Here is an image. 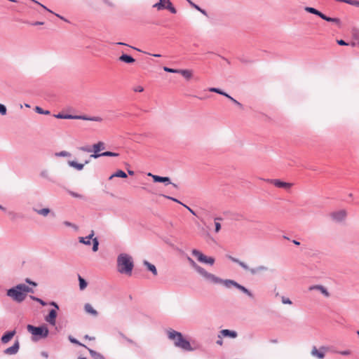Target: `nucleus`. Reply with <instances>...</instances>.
Masks as SVG:
<instances>
[{
	"mask_svg": "<svg viewBox=\"0 0 359 359\" xmlns=\"http://www.w3.org/2000/svg\"><path fill=\"white\" fill-rule=\"evenodd\" d=\"M27 330L34 336H39L41 338H46L48 337L49 331L45 326L35 327L32 325H28Z\"/></svg>",
	"mask_w": 359,
	"mask_h": 359,
	"instance_id": "0eeeda50",
	"label": "nucleus"
},
{
	"mask_svg": "<svg viewBox=\"0 0 359 359\" xmlns=\"http://www.w3.org/2000/svg\"><path fill=\"white\" fill-rule=\"evenodd\" d=\"M54 116L56 118H61V119H79V115L64 114L62 113L55 114Z\"/></svg>",
	"mask_w": 359,
	"mask_h": 359,
	"instance_id": "4be33fe9",
	"label": "nucleus"
},
{
	"mask_svg": "<svg viewBox=\"0 0 359 359\" xmlns=\"http://www.w3.org/2000/svg\"><path fill=\"white\" fill-rule=\"evenodd\" d=\"M33 293L32 288L25 284H18L7 290V295L17 302H22L27 293Z\"/></svg>",
	"mask_w": 359,
	"mask_h": 359,
	"instance_id": "f03ea898",
	"label": "nucleus"
},
{
	"mask_svg": "<svg viewBox=\"0 0 359 359\" xmlns=\"http://www.w3.org/2000/svg\"><path fill=\"white\" fill-rule=\"evenodd\" d=\"M84 309L86 313H90L93 316H96L97 315V311L95 310L90 304H86L84 306Z\"/></svg>",
	"mask_w": 359,
	"mask_h": 359,
	"instance_id": "7c9ffc66",
	"label": "nucleus"
},
{
	"mask_svg": "<svg viewBox=\"0 0 359 359\" xmlns=\"http://www.w3.org/2000/svg\"><path fill=\"white\" fill-rule=\"evenodd\" d=\"M99 242L97 238H93V251L97 252L98 250Z\"/></svg>",
	"mask_w": 359,
	"mask_h": 359,
	"instance_id": "4c0bfd02",
	"label": "nucleus"
},
{
	"mask_svg": "<svg viewBox=\"0 0 359 359\" xmlns=\"http://www.w3.org/2000/svg\"><path fill=\"white\" fill-rule=\"evenodd\" d=\"M192 215H196V212L187 205L182 204Z\"/></svg>",
	"mask_w": 359,
	"mask_h": 359,
	"instance_id": "4d7b16f0",
	"label": "nucleus"
},
{
	"mask_svg": "<svg viewBox=\"0 0 359 359\" xmlns=\"http://www.w3.org/2000/svg\"><path fill=\"white\" fill-rule=\"evenodd\" d=\"M281 301L283 304H292L291 300L287 297H282Z\"/></svg>",
	"mask_w": 359,
	"mask_h": 359,
	"instance_id": "c03bdc74",
	"label": "nucleus"
},
{
	"mask_svg": "<svg viewBox=\"0 0 359 359\" xmlns=\"http://www.w3.org/2000/svg\"><path fill=\"white\" fill-rule=\"evenodd\" d=\"M163 196H164V197H165V198H168V199H170V200H172V201H175V202L179 203L182 204V205L183 204V203H182L181 202H180L177 199L174 198H172V197L167 196H164V195H163Z\"/></svg>",
	"mask_w": 359,
	"mask_h": 359,
	"instance_id": "5fc2aeb1",
	"label": "nucleus"
},
{
	"mask_svg": "<svg viewBox=\"0 0 359 359\" xmlns=\"http://www.w3.org/2000/svg\"><path fill=\"white\" fill-rule=\"evenodd\" d=\"M8 215L12 217V219H15V218L16 214L15 212H9Z\"/></svg>",
	"mask_w": 359,
	"mask_h": 359,
	"instance_id": "69168bd1",
	"label": "nucleus"
},
{
	"mask_svg": "<svg viewBox=\"0 0 359 359\" xmlns=\"http://www.w3.org/2000/svg\"><path fill=\"white\" fill-rule=\"evenodd\" d=\"M79 120L101 122V121H102V118H101L100 116H87L79 115Z\"/></svg>",
	"mask_w": 359,
	"mask_h": 359,
	"instance_id": "b1692460",
	"label": "nucleus"
},
{
	"mask_svg": "<svg viewBox=\"0 0 359 359\" xmlns=\"http://www.w3.org/2000/svg\"><path fill=\"white\" fill-rule=\"evenodd\" d=\"M81 149L83 151H86V152H91L92 151V149L88 147H81Z\"/></svg>",
	"mask_w": 359,
	"mask_h": 359,
	"instance_id": "13d9d810",
	"label": "nucleus"
},
{
	"mask_svg": "<svg viewBox=\"0 0 359 359\" xmlns=\"http://www.w3.org/2000/svg\"><path fill=\"white\" fill-rule=\"evenodd\" d=\"M230 100H231L233 103H235L238 107H242V104L236 100L234 98L230 97Z\"/></svg>",
	"mask_w": 359,
	"mask_h": 359,
	"instance_id": "864d4df0",
	"label": "nucleus"
},
{
	"mask_svg": "<svg viewBox=\"0 0 359 359\" xmlns=\"http://www.w3.org/2000/svg\"><path fill=\"white\" fill-rule=\"evenodd\" d=\"M69 340L74 344H77V345H79V346H83L81 343H80L77 339H76L75 338L72 337V336H69Z\"/></svg>",
	"mask_w": 359,
	"mask_h": 359,
	"instance_id": "37998d69",
	"label": "nucleus"
},
{
	"mask_svg": "<svg viewBox=\"0 0 359 359\" xmlns=\"http://www.w3.org/2000/svg\"><path fill=\"white\" fill-rule=\"evenodd\" d=\"M121 336H122V337H123V338L126 341H128L129 344H133V345H135V346H136V345H137V344H136V343H135L133 340H132V339H130L128 338V337H126L124 334H121Z\"/></svg>",
	"mask_w": 359,
	"mask_h": 359,
	"instance_id": "de8ad7c7",
	"label": "nucleus"
},
{
	"mask_svg": "<svg viewBox=\"0 0 359 359\" xmlns=\"http://www.w3.org/2000/svg\"><path fill=\"white\" fill-rule=\"evenodd\" d=\"M348 216L347 210L345 209H340L330 212V217L331 219L336 223H344Z\"/></svg>",
	"mask_w": 359,
	"mask_h": 359,
	"instance_id": "1a4fd4ad",
	"label": "nucleus"
},
{
	"mask_svg": "<svg viewBox=\"0 0 359 359\" xmlns=\"http://www.w3.org/2000/svg\"><path fill=\"white\" fill-rule=\"evenodd\" d=\"M63 224L65 225L66 226H69V227L73 228L75 231L78 230V226L76 224H74L73 223H71L69 222L65 221L63 222Z\"/></svg>",
	"mask_w": 359,
	"mask_h": 359,
	"instance_id": "a19ab883",
	"label": "nucleus"
},
{
	"mask_svg": "<svg viewBox=\"0 0 359 359\" xmlns=\"http://www.w3.org/2000/svg\"><path fill=\"white\" fill-rule=\"evenodd\" d=\"M229 258L232 262L237 263L245 271H248L251 275H256L260 272H265L267 271L269 269L267 266H265L264 265L259 266L256 268H250L249 266L246 264L245 262L235 257H230Z\"/></svg>",
	"mask_w": 359,
	"mask_h": 359,
	"instance_id": "20e7f679",
	"label": "nucleus"
},
{
	"mask_svg": "<svg viewBox=\"0 0 359 359\" xmlns=\"http://www.w3.org/2000/svg\"><path fill=\"white\" fill-rule=\"evenodd\" d=\"M209 90L210 92H213V93H218V94H220V95H225V92L221 90L219 88H210L209 89Z\"/></svg>",
	"mask_w": 359,
	"mask_h": 359,
	"instance_id": "79ce46f5",
	"label": "nucleus"
},
{
	"mask_svg": "<svg viewBox=\"0 0 359 359\" xmlns=\"http://www.w3.org/2000/svg\"><path fill=\"white\" fill-rule=\"evenodd\" d=\"M292 242L296 245H300V243L299 241H296V240H294Z\"/></svg>",
	"mask_w": 359,
	"mask_h": 359,
	"instance_id": "338daca9",
	"label": "nucleus"
},
{
	"mask_svg": "<svg viewBox=\"0 0 359 359\" xmlns=\"http://www.w3.org/2000/svg\"><path fill=\"white\" fill-rule=\"evenodd\" d=\"M219 337H231L236 338L237 337V332L236 331L229 330H222L219 332Z\"/></svg>",
	"mask_w": 359,
	"mask_h": 359,
	"instance_id": "a211bd4d",
	"label": "nucleus"
},
{
	"mask_svg": "<svg viewBox=\"0 0 359 359\" xmlns=\"http://www.w3.org/2000/svg\"><path fill=\"white\" fill-rule=\"evenodd\" d=\"M19 348H20V343L18 341H16L13 346H11V347H8L7 348H6L4 351V353L6 354V355H15L16 354L18 351H19Z\"/></svg>",
	"mask_w": 359,
	"mask_h": 359,
	"instance_id": "2eb2a0df",
	"label": "nucleus"
},
{
	"mask_svg": "<svg viewBox=\"0 0 359 359\" xmlns=\"http://www.w3.org/2000/svg\"><path fill=\"white\" fill-rule=\"evenodd\" d=\"M134 267L133 258L130 255L121 253L117 257V271L118 273L131 276Z\"/></svg>",
	"mask_w": 359,
	"mask_h": 359,
	"instance_id": "f257e3e1",
	"label": "nucleus"
},
{
	"mask_svg": "<svg viewBox=\"0 0 359 359\" xmlns=\"http://www.w3.org/2000/svg\"><path fill=\"white\" fill-rule=\"evenodd\" d=\"M182 74L185 79H190L192 77V71L189 69H178V73Z\"/></svg>",
	"mask_w": 359,
	"mask_h": 359,
	"instance_id": "bb28decb",
	"label": "nucleus"
},
{
	"mask_svg": "<svg viewBox=\"0 0 359 359\" xmlns=\"http://www.w3.org/2000/svg\"><path fill=\"white\" fill-rule=\"evenodd\" d=\"M304 10L308 13H312V14L319 16L320 18H321L322 19H323L327 22H334V23L337 24L338 25H339L341 23L340 19L337 18L327 17L325 15H324L323 13H321L320 11H318L317 9H316L314 8L306 6L304 8Z\"/></svg>",
	"mask_w": 359,
	"mask_h": 359,
	"instance_id": "6e6552de",
	"label": "nucleus"
},
{
	"mask_svg": "<svg viewBox=\"0 0 359 359\" xmlns=\"http://www.w3.org/2000/svg\"><path fill=\"white\" fill-rule=\"evenodd\" d=\"M148 176H151L155 182H163L167 184H172L173 187H177L175 184H173L170 182V179L168 177H161L158 175H152L151 173H148Z\"/></svg>",
	"mask_w": 359,
	"mask_h": 359,
	"instance_id": "4468645a",
	"label": "nucleus"
},
{
	"mask_svg": "<svg viewBox=\"0 0 359 359\" xmlns=\"http://www.w3.org/2000/svg\"><path fill=\"white\" fill-rule=\"evenodd\" d=\"M236 288L241 290L242 292L248 295L249 297L253 298V294L248 289L240 285L239 283H238V285L236 286Z\"/></svg>",
	"mask_w": 359,
	"mask_h": 359,
	"instance_id": "c85d7f7f",
	"label": "nucleus"
},
{
	"mask_svg": "<svg viewBox=\"0 0 359 359\" xmlns=\"http://www.w3.org/2000/svg\"><path fill=\"white\" fill-rule=\"evenodd\" d=\"M56 317L57 312L55 309H52L50 311L48 315L45 318L46 322H48L51 325H55L56 323Z\"/></svg>",
	"mask_w": 359,
	"mask_h": 359,
	"instance_id": "dca6fc26",
	"label": "nucleus"
},
{
	"mask_svg": "<svg viewBox=\"0 0 359 359\" xmlns=\"http://www.w3.org/2000/svg\"><path fill=\"white\" fill-rule=\"evenodd\" d=\"M309 290H318L327 297H328L330 296V293L328 292L327 290L322 285H313V286L310 287Z\"/></svg>",
	"mask_w": 359,
	"mask_h": 359,
	"instance_id": "5701e85b",
	"label": "nucleus"
},
{
	"mask_svg": "<svg viewBox=\"0 0 359 359\" xmlns=\"http://www.w3.org/2000/svg\"><path fill=\"white\" fill-rule=\"evenodd\" d=\"M33 210L35 212H36L37 214L42 215L43 217H46L50 212V210L48 208L40 209V210L33 208Z\"/></svg>",
	"mask_w": 359,
	"mask_h": 359,
	"instance_id": "2f4dec72",
	"label": "nucleus"
},
{
	"mask_svg": "<svg viewBox=\"0 0 359 359\" xmlns=\"http://www.w3.org/2000/svg\"><path fill=\"white\" fill-rule=\"evenodd\" d=\"M55 155L56 156H60V157H67V156H69L70 154L68 151H62L55 153Z\"/></svg>",
	"mask_w": 359,
	"mask_h": 359,
	"instance_id": "58836bf2",
	"label": "nucleus"
},
{
	"mask_svg": "<svg viewBox=\"0 0 359 359\" xmlns=\"http://www.w3.org/2000/svg\"><path fill=\"white\" fill-rule=\"evenodd\" d=\"M50 305L53 306L55 308V310L59 309L58 305L55 302H51Z\"/></svg>",
	"mask_w": 359,
	"mask_h": 359,
	"instance_id": "680f3d73",
	"label": "nucleus"
},
{
	"mask_svg": "<svg viewBox=\"0 0 359 359\" xmlns=\"http://www.w3.org/2000/svg\"><path fill=\"white\" fill-rule=\"evenodd\" d=\"M93 236H94V231H92L91 233L89 234L88 236L79 237V243H83L84 245H90L91 244L90 240L93 239Z\"/></svg>",
	"mask_w": 359,
	"mask_h": 359,
	"instance_id": "aec40b11",
	"label": "nucleus"
},
{
	"mask_svg": "<svg viewBox=\"0 0 359 359\" xmlns=\"http://www.w3.org/2000/svg\"><path fill=\"white\" fill-rule=\"evenodd\" d=\"M69 194H70L72 196H74V197H75V198H81V196L80 194H78L74 193V192H72V191H69Z\"/></svg>",
	"mask_w": 359,
	"mask_h": 359,
	"instance_id": "bf43d9fd",
	"label": "nucleus"
},
{
	"mask_svg": "<svg viewBox=\"0 0 359 359\" xmlns=\"http://www.w3.org/2000/svg\"><path fill=\"white\" fill-rule=\"evenodd\" d=\"M15 334V330L6 332L1 337V342L3 344H7L8 342H9L12 339V338L14 337Z\"/></svg>",
	"mask_w": 359,
	"mask_h": 359,
	"instance_id": "6ab92c4d",
	"label": "nucleus"
},
{
	"mask_svg": "<svg viewBox=\"0 0 359 359\" xmlns=\"http://www.w3.org/2000/svg\"><path fill=\"white\" fill-rule=\"evenodd\" d=\"M144 265L146 266L147 269L150 271L154 276L157 275V269L154 264L149 263L147 261H144Z\"/></svg>",
	"mask_w": 359,
	"mask_h": 359,
	"instance_id": "cd10ccee",
	"label": "nucleus"
},
{
	"mask_svg": "<svg viewBox=\"0 0 359 359\" xmlns=\"http://www.w3.org/2000/svg\"><path fill=\"white\" fill-rule=\"evenodd\" d=\"M68 164L69 166L74 168L75 169H76L78 170H83V168L84 167V164L79 163L74 161H69Z\"/></svg>",
	"mask_w": 359,
	"mask_h": 359,
	"instance_id": "c756f323",
	"label": "nucleus"
},
{
	"mask_svg": "<svg viewBox=\"0 0 359 359\" xmlns=\"http://www.w3.org/2000/svg\"><path fill=\"white\" fill-rule=\"evenodd\" d=\"M337 43L341 46H348L350 45V43L345 42L344 40H338Z\"/></svg>",
	"mask_w": 359,
	"mask_h": 359,
	"instance_id": "603ef678",
	"label": "nucleus"
},
{
	"mask_svg": "<svg viewBox=\"0 0 359 359\" xmlns=\"http://www.w3.org/2000/svg\"><path fill=\"white\" fill-rule=\"evenodd\" d=\"M48 171H46V170L42 171L41 172V176L43 177H46V178L48 177Z\"/></svg>",
	"mask_w": 359,
	"mask_h": 359,
	"instance_id": "052dcab7",
	"label": "nucleus"
},
{
	"mask_svg": "<svg viewBox=\"0 0 359 359\" xmlns=\"http://www.w3.org/2000/svg\"><path fill=\"white\" fill-rule=\"evenodd\" d=\"M205 280L214 284H222L227 288H230L232 286L236 287L238 285V283L235 280L230 279L223 280L211 273H209Z\"/></svg>",
	"mask_w": 359,
	"mask_h": 359,
	"instance_id": "39448f33",
	"label": "nucleus"
},
{
	"mask_svg": "<svg viewBox=\"0 0 359 359\" xmlns=\"http://www.w3.org/2000/svg\"><path fill=\"white\" fill-rule=\"evenodd\" d=\"M167 334L168 339L174 341V345L176 347L187 351H194L189 341L183 337L181 332L170 329L167 331Z\"/></svg>",
	"mask_w": 359,
	"mask_h": 359,
	"instance_id": "7ed1b4c3",
	"label": "nucleus"
},
{
	"mask_svg": "<svg viewBox=\"0 0 359 359\" xmlns=\"http://www.w3.org/2000/svg\"><path fill=\"white\" fill-rule=\"evenodd\" d=\"M88 351L93 359H104L102 354L96 352L95 351L89 348Z\"/></svg>",
	"mask_w": 359,
	"mask_h": 359,
	"instance_id": "72a5a7b5",
	"label": "nucleus"
},
{
	"mask_svg": "<svg viewBox=\"0 0 359 359\" xmlns=\"http://www.w3.org/2000/svg\"><path fill=\"white\" fill-rule=\"evenodd\" d=\"M118 156V153H114V152H111V151H104L101 154H91L90 158H97L100 156H114V157H115V156Z\"/></svg>",
	"mask_w": 359,
	"mask_h": 359,
	"instance_id": "412c9836",
	"label": "nucleus"
},
{
	"mask_svg": "<svg viewBox=\"0 0 359 359\" xmlns=\"http://www.w3.org/2000/svg\"><path fill=\"white\" fill-rule=\"evenodd\" d=\"M194 8H196V10H198V11H200V12H201L202 14H203L204 15H207V12H206L205 10H203V9L201 8L198 6H197V5H194Z\"/></svg>",
	"mask_w": 359,
	"mask_h": 359,
	"instance_id": "8fccbe9b",
	"label": "nucleus"
},
{
	"mask_svg": "<svg viewBox=\"0 0 359 359\" xmlns=\"http://www.w3.org/2000/svg\"><path fill=\"white\" fill-rule=\"evenodd\" d=\"M25 281H26L27 283H29V285H33V286H34V287H36V286L37 285V284H36L35 282H33V281L30 280L29 278H27V279L25 280Z\"/></svg>",
	"mask_w": 359,
	"mask_h": 359,
	"instance_id": "6e6d98bb",
	"label": "nucleus"
},
{
	"mask_svg": "<svg viewBox=\"0 0 359 359\" xmlns=\"http://www.w3.org/2000/svg\"><path fill=\"white\" fill-rule=\"evenodd\" d=\"M191 254L194 256L196 259L203 264H206L210 266H212L215 264V259L212 257H207L204 254H203L201 251L194 249L191 251Z\"/></svg>",
	"mask_w": 359,
	"mask_h": 359,
	"instance_id": "9d476101",
	"label": "nucleus"
},
{
	"mask_svg": "<svg viewBox=\"0 0 359 359\" xmlns=\"http://www.w3.org/2000/svg\"><path fill=\"white\" fill-rule=\"evenodd\" d=\"M122 177V178H126L127 177V175L125 172H123V170H118L116 171L115 173H114L113 175H111L110 177H109V180H111L113 177Z\"/></svg>",
	"mask_w": 359,
	"mask_h": 359,
	"instance_id": "473e14b6",
	"label": "nucleus"
},
{
	"mask_svg": "<svg viewBox=\"0 0 359 359\" xmlns=\"http://www.w3.org/2000/svg\"><path fill=\"white\" fill-rule=\"evenodd\" d=\"M270 182L276 187L283 188L287 191L290 190L293 185L292 183L282 182L280 180H271Z\"/></svg>",
	"mask_w": 359,
	"mask_h": 359,
	"instance_id": "ddd939ff",
	"label": "nucleus"
},
{
	"mask_svg": "<svg viewBox=\"0 0 359 359\" xmlns=\"http://www.w3.org/2000/svg\"><path fill=\"white\" fill-rule=\"evenodd\" d=\"M35 111H36V112H37L38 114H40L49 115L50 114V111L43 110L40 107H36Z\"/></svg>",
	"mask_w": 359,
	"mask_h": 359,
	"instance_id": "e433bc0d",
	"label": "nucleus"
},
{
	"mask_svg": "<svg viewBox=\"0 0 359 359\" xmlns=\"http://www.w3.org/2000/svg\"><path fill=\"white\" fill-rule=\"evenodd\" d=\"M143 90H144V88L140 86H137L134 88V91H135V92L141 93V92H143Z\"/></svg>",
	"mask_w": 359,
	"mask_h": 359,
	"instance_id": "3c124183",
	"label": "nucleus"
},
{
	"mask_svg": "<svg viewBox=\"0 0 359 359\" xmlns=\"http://www.w3.org/2000/svg\"><path fill=\"white\" fill-rule=\"evenodd\" d=\"M187 260L191 265V266L202 277H203L205 279L207 278L208 276L209 275V272H208L205 269L201 267V266L198 265L191 257H188Z\"/></svg>",
	"mask_w": 359,
	"mask_h": 359,
	"instance_id": "f8f14e48",
	"label": "nucleus"
},
{
	"mask_svg": "<svg viewBox=\"0 0 359 359\" xmlns=\"http://www.w3.org/2000/svg\"><path fill=\"white\" fill-rule=\"evenodd\" d=\"M152 7L157 11L167 9L172 14L177 13V9L174 7L170 0H159L157 3L154 4Z\"/></svg>",
	"mask_w": 359,
	"mask_h": 359,
	"instance_id": "423d86ee",
	"label": "nucleus"
},
{
	"mask_svg": "<svg viewBox=\"0 0 359 359\" xmlns=\"http://www.w3.org/2000/svg\"><path fill=\"white\" fill-rule=\"evenodd\" d=\"M41 355L46 358L48 357V353L46 351H42Z\"/></svg>",
	"mask_w": 359,
	"mask_h": 359,
	"instance_id": "0e129e2a",
	"label": "nucleus"
},
{
	"mask_svg": "<svg viewBox=\"0 0 359 359\" xmlns=\"http://www.w3.org/2000/svg\"><path fill=\"white\" fill-rule=\"evenodd\" d=\"M6 107L5 105L0 104V114L1 115H5L6 114Z\"/></svg>",
	"mask_w": 359,
	"mask_h": 359,
	"instance_id": "49530a36",
	"label": "nucleus"
},
{
	"mask_svg": "<svg viewBox=\"0 0 359 359\" xmlns=\"http://www.w3.org/2000/svg\"><path fill=\"white\" fill-rule=\"evenodd\" d=\"M348 4L359 7V1H357V0H348Z\"/></svg>",
	"mask_w": 359,
	"mask_h": 359,
	"instance_id": "09e8293b",
	"label": "nucleus"
},
{
	"mask_svg": "<svg viewBox=\"0 0 359 359\" xmlns=\"http://www.w3.org/2000/svg\"><path fill=\"white\" fill-rule=\"evenodd\" d=\"M79 281L80 290H83L87 287V282L81 276H79Z\"/></svg>",
	"mask_w": 359,
	"mask_h": 359,
	"instance_id": "f704fd0d",
	"label": "nucleus"
},
{
	"mask_svg": "<svg viewBox=\"0 0 359 359\" xmlns=\"http://www.w3.org/2000/svg\"><path fill=\"white\" fill-rule=\"evenodd\" d=\"M350 45L355 47L359 46V30L354 29L352 31V41Z\"/></svg>",
	"mask_w": 359,
	"mask_h": 359,
	"instance_id": "f3484780",
	"label": "nucleus"
},
{
	"mask_svg": "<svg viewBox=\"0 0 359 359\" xmlns=\"http://www.w3.org/2000/svg\"><path fill=\"white\" fill-rule=\"evenodd\" d=\"M330 351V347L327 346H321L317 348L313 346L311 351V355L312 357L317 359H324L326 353Z\"/></svg>",
	"mask_w": 359,
	"mask_h": 359,
	"instance_id": "9b49d317",
	"label": "nucleus"
},
{
	"mask_svg": "<svg viewBox=\"0 0 359 359\" xmlns=\"http://www.w3.org/2000/svg\"><path fill=\"white\" fill-rule=\"evenodd\" d=\"M36 302L40 303L42 306H46V303L43 301L42 299H36Z\"/></svg>",
	"mask_w": 359,
	"mask_h": 359,
	"instance_id": "e2e57ef3",
	"label": "nucleus"
},
{
	"mask_svg": "<svg viewBox=\"0 0 359 359\" xmlns=\"http://www.w3.org/2000/svg\"><path fill=\"white\" fill-rule=\"evenodd\" d=\"M119 60L124 62L126 63H133L135 61L133 57L126 54H123L122 55H121L119 57Z\"/></svg>",
	"mask_w": 359,
	"mask_h": 359,
	"instance_id": "393cba45",
	"label": "nucleus"
},
{
	"mask_svg": "<svg viewBox=\"0 0 359 359\" xmlns=\"http://www.w3.org/2000/svg\"><path fill=\"white\" fill-rule=\"evenodd\" d=\"M217 220H222V218L216 217L215 219V221H217ZM215 232L216 233L219 232L220 231V229H221V224H220V223L215 222Z\"/></svg>",
	"mask_w": 359,
	"mask_h": 359,
	"instance_id": "ea45409f",
	"label": "nucleus"
},
{
	"mask_svg": "<svg viewBox=\"0 0 359 359\" xmlns=\"http://www.w3.org/2000/svg\"><path fill=\"white\" fill-rule=\"evenodd\" d=\"M334 353H338L339 355H341L343 356H349L351 355L352 351L349 349H345L343 351H334Z\"/></svg>",
	"mask_w": 359,
	"mask_h": 359,
	"instance_id": "c9c22d12",
	"label": "nucleus"
},
{
	"mask_svg": "<svg viewBox=\"0 0 359 359\" xmlns=\"http://www.w3.org/2000/svg\"><path fill=\"white\" fill-rule=\"evenodd\" d=\"M191 6H192L194 8V5H196L194 3H193L191 0H187Z\"/></svg>",
	"mask_w": 359,
	"mask_h": 359,
	"instance_id": "774afa93",
	"label": "nucleus"
},
{
	"mask_svg": "<svg viewBox=\"0 0 359 359\" xmlns=\"http://www.w3.org/2000/svg\"><path fill=\"white\" fill-rule=\"evenodd\" d=\"M104 149V143L102 142H99L97 144H93V151L94 154H98L99 151L103 150Z\"/></svg>",
	"mask_w": 359,
	"mask_h": 359,
	"instance_id": "a878e982",
	"label": "nucleus"
},
{
	"mask_svg": "<svg viewBox=\"0 0 359 359\" xmlns=\"http://www.w3.org/2000/svg\"><path fill=\"white\" fill-rule=\"evenodd\" d=\"M163 70L166 72H170V73H178V69H171V68H169L167 67H164Z\"/></svg>",
	"mask_w": 359,
	"mask_h": 359,
	"instance_id": "a18cd8bd",
	"label": "nucleus"
}]
</instances>
